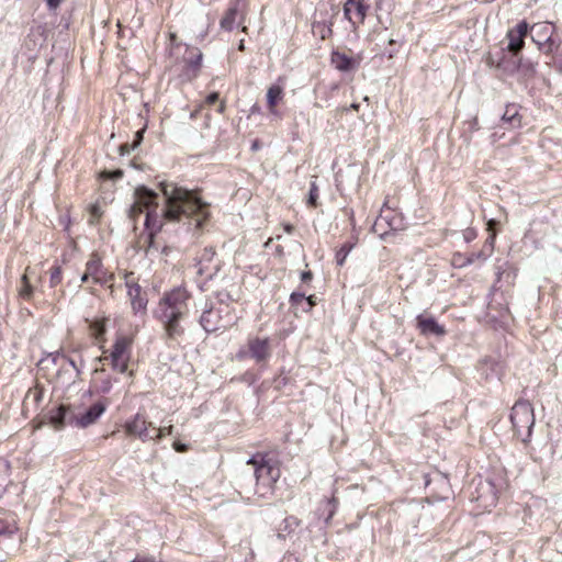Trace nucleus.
Listing matches in <instances>:
<instances>
[{
    "label": "nucleus",
    "mask_w": 562,
    "mask_h": 562,
    "mask_svg": "<svg viewBox=\"0 0 562 562\" xmlns=\"http://www.w3.org/2000/svg\"><path fill=\"white\" fill-rule=\"evenodd\" d=\"M315 305L314 296H306V301H303V306L301 308L302 312H310Z\"/></svg>",
    "instance_id": "nucleus-43"
},
{
    "label": "nucleus",
    "mask_w": 562,
    "mask_h": 562,
    "mask_svg": "<svg viewBox=\"0 0 562 562\" xmlns=\"http://www.w3.org/2000/svg\"><path fill=\"white\" fill-rule=\"evenodd\" d=\"M142 134H143V132H142V131H138V132L136 133V138H137V139H136V143L134 144V147H135L137 144H139V142L142 140Z\"/></svg>",
    "instance_id": "nucleus-54"
},
{
    "label": "nucleus",
    "mask_w": 562,
    "mask_h": 562,
    "mask_svg": "<svg viewBox=\"0 0 562 562\" xmlns=\"http://www.w3.org/2000/svg\"><path fill=\"white\" fill-rule=\"evenodd\" d=\"M495 224H496V221H494V220H490V221L487 222L488 231H492Z\"/></svg>",
    "instance_id": "nucleus-56"
},
{
    "label": "nucleus",
    "mask_w": 562,
    "mask_h": 562,
    "mask_svg": "<svg viewBox=\"0 0 562 562\" xmlns=\"http://www.w3.org/2000/svg\"><path fill=\"white\" fill-rule=\"evenodd\" d=\"M217 100H218V93H217V92H213V93L209 94V95H207V98H206V102H207L209 104H213V103H215Z\"/></svg>",
    "instance_id": "nucleus-50"
},
{
    "label": "nucleus",
    "mask_w": 562,
    "mask_h": 562,
    "mask_svg": "<svg viewBox=\"0 0 562 562\" xmlns=\"http://www.w3.org/2000/svg\"><path fill=\"white\" fill-rule=\"evenodd\" d=\"M312 279H313V273L311 271H303L301 273V281L303 283H308L312 281Z\"/></svg>",
    "instance_id": "nucleus-46"
},
{
    "label": "nucleus",
    "mask_w": 562,
    "mask_h": 562,
    "mask_svg": "<svg viewBox=\"0 0 562 562\" xmlns=\"http://www.w3.org/2000/svg\"><path fill=\"white\" fill-rule=\"evenodd\" d=\"M71 414H75L69 407L65 405H59L48 413V419L50 425L59 430L63 429L66 425H69V417Z\"/></svg>",
    "instance_id": "nucleus-19"
},
{
    "label": "nucleus",
    "mask_w": 562,
    "mask_h": 562,
    "mask_svg": "<svg viewBox=\"0 0 562 562\" xmlns=\"http://www.w3.org/2000/svg\"><path fill=\"white\" fill-rule=\"evenodd\" d=\"M462 235H463L464 241L470 243L476 238V231L473 228H468V229L463 231Z\"/></svg>",
    "instance_id": "nucleus-42"
},
{
    "label": "nucleus",
    "mask_w": 562,
    "mask_h": 562,
    "mask_svg": "<svg viewBox=\"0 0 562 562\" xmlns=\"http://www.w3.org/2000/svg\"><path fill=\"white\" fill-rule=\"evenodd\" d=\"M328 504L333 505V509L330 510L329 517H328V518H330L333 516V514H334V509H335V506H336V501L331 499V501L328 502Z\"/></svg>",
    "instance_id": "nucleus-55"
},
{
    "label": "nucleus",
    "mask_w": 562,
    "mask_h": 562,
    "mask_svg": "<svg viewBox=\"0 0 562 562\" xmlns=\"http://www.w3.org/2000/svg\"><path fill=\"white\" fill-rule=\"evenodd\" d=\"M104 269L101 258L97 254H92L89 260L86 263V270L88 271V276H91V280L100 274V272Z\"/></svg>",
    "instance_id": "nucleus-28"
},
{
    "label": "nucleus",
    "mask_w": 562,
    "mask_h": 562,
    "mask_svg": "<svg viewBox=\"0 0 562 562\" xmlns=\"http://www.w3.org/2000/svg\"><path fill=\"white\" fill-rule=\"evenodd\" d=\"M196 273L206 279H212L220 270V263L215 259V250L205 247L195 259Z\"/></svg>",
    "instance_id": "nucleus-13"
},
{
    "label": "nucleus",
    "mask_w": 562,
    "mask_h": 562,
    "mask_svg": "<svg viewBox=\"0 0 562 562\" xmlns=\"http://www.w3.org/2000/svg\"><path fill=\"white\" fill-rule=\"evenodd\" d=\"M125 286L127 288V295L130 297L133 312L135 314L145 312L148 299L146 293L143 292L142 286L136 282L133 272L125 273Z\"/></svg>",
    "instance_id": "nucleus-11"
},
{
    "label": "nucleus",
    "mask_w": 562,
    "mask_h": 562,
    "mask_svg": "<svg viewBox=\"0 0 562 562\" xmlns=\"http://www.w3.org/2000/svg\"><path fill=\"white\" fill-rule=\"evenodd\" d=\"M416 327L424 336L442 337L446 335L445 326L440 325L432 316L418 315L416 317Z\"/></svg>",
    "instance_id": "nucleus-17"
},
{
    "label": "nucleus",
    "mask_w": 562,
    "mask_h": 562,
    "mask_svg": "<svg viewBox=\"0 0 562 562\" xmlns=\"http://www.w3.org/2000/svg\"><path fill=\"white\" fill-rule=\"evenodd\" d=\"M258 111H259V108H258L257 105H254V106L251 108V112H252V113L258 112Z\"/></svg>",
    "instance_id": "nucleus-61"
},
{
    "label": "nucleus",
    "mask_w": 562,
    "mask_h": 562,
    "mask_svg": "<svg viewBox=\"0 0 562 562\" xmlns=\"http://www.w3.org/2000/svg\"><path fill=\"white\" fill-rule=\"evenodd\" d=\"M468 257H472L473 258V262H475L476 260H485L488 257V254H486L482 249V250H480L477 252H472V254L468 255Z\"/></svg>",
    "instance_id": "nucleus-45"
},
{
    "label": "nucleus",
    "mask_w": 562,
    "mask_h": 562,
    "mask_svg": "<svg viewBox=\"0 0 562 562\" xmlns=\"http://www.w3.org/2000/svg\"><path fill=\"white\" fill-rule=\"evenodd\" d=\"M218 111H220L221 113L224 111V104H221V105H220Z\"/></svg>",
    "instance_id": "nucleus-63"
},
{
    "label": "nucleus",
    "mask_w": 562,
    "mask_h": 562,
    "mask_svg": "<svg viewBox=\"0 0 562 562\" xmlns=\"http://www.w3.org/2000/svg\"><path fill=\"white\" fill-rule=\"evenodd\" d=\"M202 53L199 48H186V55L179 64V76L182 81H190L198 77L201 68Z\"/></svg>",
    "instance_id": "nucleus-9"
},
{
    "label": "nucleus",
    "mask_w": 562,
    "mask_h": 562,
    "mask_svg": "<svg viewBox=\"0 0 562 562\" xmlns=\"http://www.w3.org/2000/svg\"><path fill=\"white\" fill-rule=\"evenodd\" d=\"M247 464L254 465V476L256 479V492L259 496L266 497L271 493L274 483L279 480L281 471L276 461L266 456H252Z\"/></svg>",
    "instance_id": "nucleus-3"
},
{
    "label": "nucleus",
    "mask_w": 562,
    "mask_h": 562,
    "mask_svg": "<svg viewBox=\"0 0 562 562\" xmlns=\"http://www.w3.org/2000/svg\"><path fill=\"white\" fill-rule=\"evenodd\" d=\"M339 9L336 5L321 2L313 14L312 32L321 40H326L333 34V25Z\"/></svg>",
    "instance_id": "nucleus-7"
},
{
    "label": "nucleus",
    "mask_w": 562,
    "mask_h": 562,
    "mask_svg": "<svg viewBox=\"0 0 562 562\" xmlns=\"http://www.w3.org/2000/svg\"><path fill=\"white\" fill-rule=\"evenodd\" d=\"M48 357L52 359V362L54 364H57L58 360L63 359L69 364V367L72 368V370L75 371V374L74 375L69 374V376L67 378L68 382L74 381L76 378H78L81 374V368L83 367L82 360H80V362L77 363L76 360L63 355L60 351L53 352Z\"/></svg>",
    "instance_id": "nucleus-24"
},
{
    "label": "nucleus",
    "mask_w": 562,
    "mask_h": 562,
    "mask_svg": "<svg viewBox=\"0 0 562 562\" xmlns=\"http://www.w3.org/2000/svg\"><path fill=\"white\" fill-rule=\"evenodd\" d=\"M238 49L239 50H244L245 49L244 41H240V43L238 45Z\"/></svg>",
    "instance_id": "nucleus-60"
},
{
    "label": "nucleus",
    "mask_w": 562,
    "mask_h": 562,
    "mask_svg": "<svg viewBox=\"0 0 562 562\" xmlns=\"http://www.w3.org/2000/svg\"><path fill=\"white\" fill-rule=\"evenodd\" d=\"M352 249V245L351 244H344L336 252V262L338 266H342L347 256L349 255V252L351 251Z\"/></svg>",
    "instance_id": "nucleus-33"
},
{
    "label": "nucleus",
    "mask_w": 562,
    "mask_h": 562,
    "mask_svg": "<svg viewBox=\"0 0 562 562\" xmlns=\"http://www.w3.org/2000/svg\"><path fill=\"white\" fill-rule=\"evenodd\" d=\"M44 392V387L40 385L30 389L24 397V405L26 407L32 405L34 408H37L43 401Z\"/></svg>",
    "instance_id": "nucleus-27"
},
{
    "label": "nucleus",
    "mask_w": 562,
    "mask_h": 562,
    "mask_svg": "<svg viewBox=\"0 0 562 562\" xmlns=\"http://www.w3.org/2000/svg\"><path fill=\"white\" fill-rule=\"evenodd\" d=\"M131 351L132 340L125 336L117 337L109 357L112 369L120 373H125L131 360Z\"/></svg>",
    "instance_id": "nucleus-8"
},
{
    "label": "nucleus",
    "mask_w": 562,
    "mask_h": 562,
    "mask_svg": "<svg viewBox=\"0 0 562 562\" xmlns=\"http://www.w3.org/2000/svg\"><path fill=\"white\" fill-rule=\"evenodd\" d=\"M113 279V274L108 272V270L104 268L100 274H97V277L93 279V282L97 283V284H105L108 283L109 281H111Z\"/></svg>",
    "instance_id": "nucleus-38"
},
{
    "label": "nucleus",
    "mask_w": 562,
    "mask_h": 562,
    "mask_svg": "<svg viewBox=\"0 0 562 562\" xmlns=\"http://www.w3.org/2000/svg\"><path fill=\"white\" fill-rule=\"evenodd\" d=\"M18 530L14 520L0 519V537L11 536Z\"/></svg>",
    "instance_id": "nucleus-31"
},
{
    "label": "nucleus",
    "mask_w": 562,
    "mask_h": 562,
    "mask_svg": "<svg viewBox=\"0 0 562 562\" xmlns=\"http://www.w3.org/2000/svg\"><path fill=\"white\" fill-rule=\"evenodd\" d=\"M244 0H233L221 20V27L225 31H233L236 26L240 25L244 21Z\"/></svg>",
    "instance_id": "nucleus-15"
},
{
    "label": "nucleus",
    "mask_w": 562,
    "mask_h": 562,
    "mask_svg": "<svg viewBox=\"0 0 562 562\" xmlns=\"http://www.w3.org/2000/svg\"><path fill=\"white\" fill-rule=\"evenodd\" d=\"M351 106H352L353 109H356V110L358 109V105H357V104H352Z\"/></svg>",
    "instance_id": "nucleus-64"
},
{
    "label": "nucleus",
    "mask_w": 562,
    "mask_h": 562,
    "mask_svg": "<svg viewBox=\"0 0 562 562\" xmlns=\"http://www.w3.org/2000/svg\"><path fill=\"white\" fill-rule=\"evenodd\" d=\"M105 409L106 403L101 401L95 402L85 412L71 414L69 417V425L77 428H87L95 424L101 415L105 412Z\"/></svg>",
    "instance_id": "nucleus-10"
},
{
    "label": "nucleus",
    "mask_w": 562,
    "mask_h": 562,
    "mask_svg": "<svg viewBox=\"0 0 562 562\" xmlns=\"http://www.w3.org/2000/svg\"><path fill=\"white\" fill-rule=\"evenodd\" d=\"M529 32V24L522 20L515 27L509 29L506 34L508 41L504 50L512 55H519L525 46V38Z\"/></svg>",
    "instance_id": "nucleus-14"
},
{
    "label": "nucleus",
    "mask_w": 562,
    "mask_h": 562,
    "mask_svg": "<svg viewBox=\"0 0 562 562\" xmlns=\"http://www.w3.org/2000/svg\"><path fill=\"white\" fill-rule=\"evenodd\" d=\"M69 371L64 369L63 367L60 368V370L58 371V378H63L64 375L68 374Z\"/></svg>",
    "instance_id": "nucleus-52"
},
{
    "label": "nucleus",
    "mask_w": 562,
    "mask_h": 562,
    "mask_svg": "<svg viewBox=\"0 0 562 562\" xmlns=\"http://www.w3.org/2000/svg\"><path fill=\"white\" fill-rule=\"evenodd\" d=\"M272 357L271 340L268 337L252 336L236 352V359L244 361L254 360L260 367H265Z\"/></svg>",
    "instance_id": "nucleus-5"
},
{
    "label": "nucleus",
    "mask_w": 562,
    "mask_h": 562,
    "mask_svg": "<svg viewBox=\"0 0 562 562\" xmlns=\"http://www.w3.org/2000/svg\"><path fill=\"white\" fill-rule=\"evenodd\" d=\"M387 224L391 229L397 231L401 229V220L393 217L389 220L387 215H380L374 224L375 227L382 226L383 224Z\"/></svg>",
    "instance_id": "nucleus-30"
},
{
    "label": "nucleus",
    "mask_w": 562,
    "mask_h": 562,
    "mask_svg": "<svg viewBox=\"0 0 562 562\" xmlns=\"http://www.w3.org/2000/svg\"><path fill=\"white\" fill-rule=\"evenodd\" d=\"M562 45V38L557 33H554L547 41H541L537 44L538 50L550 58L548 64H554L560 53V48Z\"/></svg>",
    "instance_id": "nucleus-18"
},
{
    "label": "nucleus",
    "mask_w": 562,
    "mask_h": 562,
    "mask_svg": "<svg viewBox=\"0 0 562 562\" xmlns=\"http://www.w3.org/2000/svg\"><path fill=\"white\" fill-rule=\"evenodd\" d=\"M91 216H92V217H94V218H98V217H100V216H101V212H100L99 206L93 205V206L91 207Z\"/></svg>",
    "instance_id": "nucleus-51"
},
{
    "label": "nucleus",
    "mask_w": 562,
    "mask_h": 562,
    "mask_svg": "<svg viewBox=\"0 0 562 562\" xmlns=\"http://www.w3.org/2000/svg\"><path fill=\"white\" fill-rule=\"evenodd\" d=\"M319 196L318 187L315 181L311 182L307 204L315 207L317 205V199Z\"/></svg>",
    "instance_id": "nucleus-35"
},
{
    "label": "nucleus",
    "mask_w": 562,
    "mask_h": 562,
    "mask_svg": "<svg viewBox=\"0 0 562 562\" xmlns=\"http://www.w3.org/2000/svg\"><path fill=\"white\" fill-rule=\"evenodd\" d=\"M61 281V269L56 266L50 271V286H56Z\"/></svg>",
    "instance_id": "nucleus-40"
},
{
    "label": "nucleus",
    "mask_w": 562,
    "mask_h": 562,
    "mask_svg": "<svg viewBox=\"0 0 562 562\" xmlns=\"http://www.w3.org/2000/svg\"><path fill=\"white\" fill-rule=\"evenodd\" d=\"M473 258L468 257L467 255H463L461 252H456L452 256V265L457 268H463L465 266L472 265Z\"/></svg>",
    "instance_id": "nucleus-32"
},
{
    "label": "nucleus",
    "mask_w": 562,
    "mask_h": 562,
    "mask_svg": "<svg viewBox=\"0 0 562 562\" xmlns=\"http://www.w3.org/2000/svg\"><path fill=\"white\" fill-rule=\"evenodd\" d=\"M116 380H113L110 375H106L105 378L101 379L97 384V390L100 393L106 394L111 391L113 386V382Z\"/></svg>",
    "instance_id": "nucleus-34"
},
{
    "label": "nucleus",
    "mask_w": 562,
    "mask_h": 562,
    "mask_svg": "<svg viewBox=\"0 0 562 562\" xmlns=\"http://www.w3.org/2000/svg\"><path fill=\"white\" fill-rule=\"evenodd\" d=\"M162 252L167 255V254L169 252V247L165 246V247L162 248Z\"/></svg>",
    "instance_id": "nucleus-62"
},
{
    "label": "nucleus",
    "mask_w": 562,
    "mask_h": 562,
    "mask_svg": "<svg viewBox=\"0 0 562 562\" xmlns=\"http://www.w3.org/2000/svg\"><path fill=\"white\" fill-rule=\"evenodd\" d=\"M173 448L178 452H184V451H187L188 446L186 443L176 441V442H173Z\"/></svg>",
    "instance_id": "nucleus-48"
},
{
    "label": "nucleus",
    "mask_w": 562,
    "mask_h": 562,
    "mask_svg": "<svg viewBox=\"0 0 562 562\" xmlns=\"http://www.w3.org/2000/svg\"><path fill=\"white\" fill-rule=\"evenodd\" d=\"M510 422L515 435L522 442H527L535 425V414L531 404L524 400L517 401L512 408Z\"/></svg>",
    "instance_id": "nucleus-6"
},
{
    "label": "nucleus",
    "mask_w": 562,
    "mask_h": 562,
    "mask_svg": "<svg viewBox=\"0 0 562 562\" xmlns=\"http://www.w3.org/2000/svg\"><path fill=\"white\" fill-rule=\"evenodd\" d=\"M284 229L286 233L291 234L293 232L294 227L292 225L288 224L284 226Z\"/></svg>",
    "instance_id": "nucleus-57"
},
{
    "label": "nucleus",
    "mask_w": 562,
    "mask_h": 562,
    "mask_svg": "<svg viewBox=\"0 0 562 562\" xmlns=\"http://www.w3.org/2000/svg\"><path fill=\"white\" fill-rule=\"evenodd\" d=\"M22 288L20 290V295L25 299V300H29L31 296H32V293H33V288L32 285L29 283L27 281V277L26 274H24L22 277Z\"/></svg>",
    "instance_id": "nucleus-36"
},
{
    "label": "nucleus",
    "mask_w": 562,
    "mask_h": 562,
    "mask_svg": "<svg viewBox=\"0 0 562 562\" xmlns=\"http://www.w3.org/2000/svg\"><path fill=\"white\" fill-rule=\"evenodd\" d=\"M370 9L369 0H346L344 4V15L351 23L356 31L358 24H362Z\"/></svg>",
    "instance_id": "nucleus-12"
},
{
    "label": "nucleus",
    "mask_w": 562,
    "mask_h": 562,
    "mask_svg": "<svg viewBox=\"0 0 562 562\" xmlns=\"http://www.w3.org/2000/svg\"><path fill=\"white\" fill-rule=\"evenodd\" d=\"M521 123V116L518 113V108L515 104L506 106V110L502 116V124L508 125L509 128L519 127Z\"/></svg>",
    "instance_id": "nucleus-25"
},
{
    "label": "nucleus",
    "mask_w": 562,
    "mask_h": 562,
    "mask_svg": "<svg viewBox=\"0 0 562 562\" xmlns=\"http://www.w3.org/2000/svg\"><path fill=\"white\" fill-rule=\"evenodd\" d=\"M191 293L184 286L166 291L159 299L154 317L161 324L166 342L180 344L186 334L182 322L190 312Z\"/></svg>",
    "instance_id": "nucleus-2"
},
{
    "label": "nucleus",
    "mask_w": 562,
    "mask_h": 562,
    "mask_svg": "<svg viewBox=\"0 0 562 562\" xmlns=\"http://www.w3.org/2000/svg\"><path fill=\"white\" fill-rule=\"evenodd\" d=\"M149 426H151V423H148L145 416L137 413L131 420L125 423L124 428L128 436H135L143 441H147L154 439V436L148 430Z\"/></svg>",
    "instance_id": "nucleus-16"
},
{
    "label": "nucleus",
    "mask_w": 562,
    "mask_h": 562,
    "mask_svg": "<svg viewBox=\"0 0 562 562\" xmlns=\"http://www.w3.org/2000/svg\"><path fill=\"white\" fill-rule=\"evenodd\" d=\"M123 176V172L121 170L115 171L114 177L121 178Z\"/></svg>",
    "instance_id": "nucleus-59"
},
{
    "label": "nucleus",
    "mask_w": 562,
    "mask_h": 562,
    "mask_svg": "<svg viewBox=\"0 0 562 562\" xmlns=\"http://www.w3.org/2000/svg\"><path fill=\"white\" fill-rule=\"evenodd\" d=\"M494 241H495V234H491L490 237L486 239L485 245L483 247V250L488 254V256L492 254L494 248Z\"/></svg>",
    "instance_id": "nucleus-41"
},
{
    "label": "nucleus",
    "mask_w": 562,
    "mask_h": 562,
    "mask_svg": "<svg viewBox=\"0 0 562 562\" xmlns=\"http://www.w3.org/2000/svg\"><path fill=\"white\" fill-rule=\"evenodd\" d=\"M303 301H306V295L304 292H293L291 295H290V303L291 305L293 306H303Z\"/></svg>",
    "instance_id": "nucleus-39"
},
{
    "label": "nucleus",
    "mask_w": 562,
    "mask_h": 562,
    "mask_svg": "<svg viewBox=\"0 0 562 562\" xmlns=\"http://www.w3.org/2000/svg\"><path fill=\"white\" fill-rule=\"evenodd\" d=\"M63 0H47V7L50 10H55L59 7Z\"/></svg>",
    "instance_id": "nucleus-49"
},
{
    "label": "nucleus",
    "mask_w": 562,
    "mask_h": 562,
    "mask_svg": "<svg viewBox=\"0 0 562 562\" xmlns=\"http://www.w3.org/2000/svg\"><path fill=\"white\" fill-rule=\"evenodd\" d=\"M300 525L301 521L295 516L285 517L277 528V538L280 540L291 538Z\"/></svg>",
    "instance_id": "nucleus-23"
},
{
    "label": "nucleus",
    "mask_w": 562,
    "mask_h": 562,
    "mask_svg": "<svg viewBox=\"0 0 562 562\" xmlns=\"http://www.w3.org/2000/svg\"><path fill=\"white\" fill-rule=\"evenodd\" d=\"M330 60L335 68L342 72L355 70L359 65L355 58L338 50L331 53Z\"/></svg>",
    "instance_id": "nucleus-22"
},
{
    "label": "nucleus",
    "mask_w": 562,
    "mask_h": 562,
    "mask_svg": "<svg viewBox=\"0 0 562 562\" xmlns=\"http://www.w3.org/2000/svg\"><path fill=\"white\" fill-rule=\"evenodd\" d=\"M531 41L537 45L541 41L549 40L555 32V26L550 22H539L531 26L529 25V32Z\"/></svg>",
    "instance_id": "nucleus-20"
},
{
    "label": "nucleus",
    "mask_w": 562,
    "mask_h": 562,
    "mask_svg": "<svg viewBox=\"0 0 562 562\" xmlns=\"http://www.w3.org/2000/svg\"><path fill=\"white\" fill-rule=\"evenodd\" d=\"M283 98V86L279 82L273 83L267 91V103L271 113H274L276 105Z\"/></svg>",
    "instance_id": "nucleus-26"
},
{
    "label": "nucleus",
    "mask_w": 562,
    "mask_h": 562,
    "mask_svg": "<svg viewBox=\"0 0 562 562\" xmlns=\"http://www.w3.org/2000/svg\"><path fill=\"white\" fill-rule=\"evenodd\" d=\"M385 0H376V9H382L383 2Z\"/></svg>",
    "instance_id": "nucleus-58"
},
{
    "label": "nucleus",
    "mask_w": 562,
    "mask_h": 562,
    "mask_svg": "<svg viewBox=\"0 0 562 562\" xmlns=\"http://www.w3.org/2000/svg\"><path fill=\"white\" fill-rule=\"evenodd\" d=\"M216 302L218 306H226L229 305V303L233 301L232 295L226 291H218L216 292Z\"/></svg>",
    "instance_id": "nucleus-37"
},
{
    "label": "nucleus",
    "mask_w": 562,
    "mask_h": 562,
    "mask_svg": "<svg viewBox=\"0 0 562 562\" xmlns=\"http://www.w3.org/2000/svg\"><path fill=\"white\" fill-rule=\"evenodd\" d=\"M520 66L519 55H512L507 50L502 52V57L496 60V67L506 75L515 74Z\"/></svg>",
    "instance_id": "nucleus-21"
},
{
    "label": "nucleus",
    "mask_w": 562,
    "mask_h": 562,
    "mask_svg": "<svg viewBox=\"0 0 562 562\" xmlns=\"http://www.w3.org/2000/svg\"><path fill=\"white\" fill-rule=\"evenodd\" d=\"M159 186L164 196V206L160 211L158 194L144 186L136 188L135 202L128 210V216L133 222L146 211L144 225L148 231L145 248L147 256H154L158 251L155 236L162 228L164 222L179 223L187 232H194L202 228L210 215L209 205L196 192L171 182H160Z\"/></svg>",
    "instance_id": "nucleus-1"
},
{
    "label": "nucleus",
    "mask_w": 562,
    "mask_h": 562,
    "mask_svg": "<svg viewBox=\"0 0 562 562\" xmlns=\"http://www.w3.org/2000/svg\"><path fill=\"white\" fill-rule=\"evenodd\" d=\"M171 429L172 427L170 426L168 429L167 428H160L157 430V434L154 436V439H160L161 437H164L166 434H171Z\"/></svg>",
    "instance_id": "nucleus-47"
},
{
    "label": "nucleus",
    "mask_w": 562,
    "mask_h": 562,
    "mask_svg": "<svg viewBox=\"0 0 562 562\" xmlns=\"http://www.w3.org/2000/svg\"><path fill=\"white\" fill-rule=\"evenodd\" d=\"M236 319L231 305L215 306L213 301L205 300L198 321L206 333H215L233 326Z\"/></svg>",
    "instance_id": "nucleus-4"
},
{
    "label": "nucleus",
    "mask_w": 562,
    "mask_h": 562,
    "mask_svg": "<svg viewBox=\"0 0 562 562\" xmlns=\"http://www.w3.org/2000/svg\"><path fill=\"white\" fill-rule=\"evenodd\" d=\"M10 471L9 462L4 459H0V491H5L7 486L11 483Z\"/></svg>",
    "instance_id": "nucleus-29"
},
{
    "label": "nucleus",
    "mask_w": 562,
    "mask_h": 562,
    "mask_svg": "<svg viewBox=\"0 0 562 562\" xmlns=\"http://www.w3.org/2000/svg\"><path fill=\"white\" fill-rule=\"evenodd\" d=\"M91 279V276H88V271L86 270L81 277V282H88Z\"/></svg>",
    "instance_id": "nucleus-53"
},
{
    "label": "nucleus",
    "mask_w": 562,
    "mask_h": 562,
    "mask_svg": "<svg viewBox=\"0 0 562 562\" xmlns=\"http://www.w3.org/2000/svg\"><path fill=\"white\" fill-rule=\"evenodd\" d=\"M131 562H162V561L155 557L138 555Z\"/></svg>",
    "instance_id": "nucleus-44"
}]
</instances>
